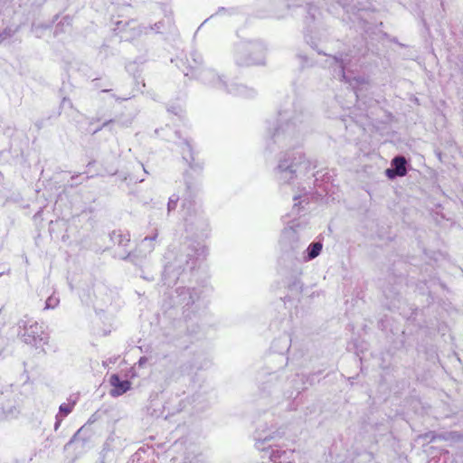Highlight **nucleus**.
<instances>
[{"instance_id":"nucleus-17","label":"nucleus","mask_w":463,"mask_h":463,"mask_svg":"<svg viewBox=\"0 0 463 463\" xmlns=\"http://www.w3.org/2000/svg\"><path fill=\"white\" fill-rule=\"evenodd\" d=\"M123 260H130L134 265L138 267L139 276L146 281H153L155 279V273L149 269V264L145 261L144 263L138 260L137 253L128 252L127 255L119 256Z\"/></svg>"},{"instance_id":"nucleus-44","label":"nucleus","mask_w":463,"mask_h":463,"mask_svg":"<svg viewBox=\"0 0 463 463\" xmlns=\"http://www.w3.org/2000/svg\"><path fill=\"white\" fill-rule=\"evenodd\" d=\"M299 204H300V203H294L293 209H292L293 213L297 212V213H299V211H300Z\"/></svg>"},{"instance_id":"nucleus-7","label":"nucleus","mask_w":463,"mask_h":463,"mask_svg":"<svg viewBox=\"0 0 463 463\" xmlns=\"http://www.w3.org/2000/svg\"><path fill=\"white\" fill-rule=\"evenodd\" d=\"M267 47L260 40L241 42L233 47V61L239 67L264 65Z\"/></svg>"},{"instance_id":"nucleus-26","label":"nucleus","mask_w":463,"mask_h":463,"mask_svg":"<svg viewBox=\"0 0 463 463\" xmlns=\"http://www.w3.org/2000/svg\"><path fill=\"white\" fill-rule=\"evenodd\" d=\"M110 241L114 244H118L121 247L128 246V242L130 241V235L129 233H123L120 230L118 231H113L109 233Z\"/></svg>"},{"instance_id":"nucleus-45","label":"nucleus","mask_w":463,"mask_h":463,"mask_svg":"<svg viewBox=\"0 0 463 463\" xmlns=\"http://www.w3.org/2000/svg\"><path fill=\"white\" fill-rule=\"evenodd\" d=\"M224 11H225V8H224V7H219V8H218V11L216 12V14H221V13H222V12H224Z\"/></svg>"},{"instance_id":"nucleus-15","label":"nucleus","mask_w":463,"mask_h":463,"mask_svg":"<svg viewBox=\"0 0 463 463\" xmlns=\"http://www.w3.org/2000/svg\"><path fill=\"white\" fill-rule=\"evenodd\" d=\"M411 169L410 159L402 155H397L391 160V166L384 171L389 180H395L397 177L405 176Z\"/></svg>"},{"instance_id":"nucleus-52","label":"nucleus","mask_w":463,"mask_h":463,"mask_svg":"<svg viewBox=\"0 0 463 463\" xmlns=\"http://www.w3.org/2000/svg\"><path fill=\"white\" fill-rule=\"evenodd\" d=\"M75 185H78V183H76V184H71V187H73V186H75Z\"/></svg>"},{"instance_id":"nucleus-23","label":"nucleus","mask_w":463,"mask_h":463,"mask_svg":"<svg viewBox=\"0 0 463 463\" xmlns=\"http://www.w3.org/2000/svg\"><path fill=\"white\" fill-rule=\"evenodd\" d=\"M427 436L428 437L430 436L431 441H435L438 439V440H445V441L450 440V441H454V442H458V441L463 440V434H461L458 431H455V430L446 431V432H442V433H439V434L430 432L427 434Z\"/></svg>"},{"instance_id":"nucleus-40","label":"nucleus","mask_w":463,"mask_h":463,"mask_svg":"<svg viewBox=\"0 0 463 463\" xmlns=\"http://www.w3.org/2000/svg\"><path fill=\"white\" fill-rule=\"evenodd\" d=\"M167 111L174 115L180 116L181 113L183 112V109L179 105H173L167 109Z\"/></svg>"},{"instance_id":"nucleus-34","label":"nucleus","mask_w":463,"mask_h":463,"mask_svg":"<svg viewBox=\"0 0 463 463\" xmlns=\"http://www.w3.org/2000/svg\"><path fill=\"white\" fill-rule=\"evenodd\" d=\"M297 57L300 61V66L302 69H304L306 67H312L315 64V62L311 59H309L307 55H305L301 52L298 53Z\"/></svg>"},{"instance_id":"nucleus-20","label":"nucleus","mask_w":463,"mask_h":463,"mask_svg":"<svg viewBox=\"0 0 463 463\" xmlns=\"http://www.w3.org/2000/svg\"><path fill=\"white\" fill-rule=\"evenodd\" d=\"M291 336L287 333H283L279 337L273 340L270 349L277 354H283L287 355L291 346Z\"/></svg>"},{"instance_id":"nucleus-56","label":"nucleus","mask_w":463,"mask_h":463,"mask_svg":"<svg viewBox=\"0 0 463 463\" xmlns=\"http://www.w3.org/2000/svg\"><path fill=\"white\" fill-rule=\"evenodd\" d=\"M175 134L179 137V132L175 131Z\"/></svg>"},{"instance_id":"nucleus-16","label":"nucleus","mask_w":463,"mask_h":463,"mask_svg":"<svg viewBox=\"0 0 463 463\" xmlns=\"http://www.w3.org/2000/svg\"><path fill=\"white\" fill-rule=\"evenodd\" d=\"M208 365V361L203 354H194L192 358L184 362L179 371L182 375H191L196 371L204 369Z\"/></svg>"},{"instance_id":"nucleus-27","label":"nucleus","mask_w":463,"mask_h":463,"mask_svg":"<svg viewBox=\"0 0 463 463\" xmlns=\"http://www.w3.org/2000/svg\"><path fill=\"white\" fill-rule=\"evenodd\" d=\"M157 232H155L152 236H146L142 241L140 242L138 249L137 251L138 252H144L150 253L154 250V244L153 241L156 239Z\"/></svg>"},{"instance_id":"nucleus-38","label":"nucleus","mask_w":463,"mask_h":463,"mask_svg":"<svg viewBox=\"0 0 463 463\" xmlns=\"http://www.w3.org/2000/svg\"><path fill=\"white\" fill-rule=\"evenodd\" d=\"M72 405L62 403L60 405L59 411L63 416H67L72 411Z\"/></svg>"},{"instance_id":"nucleus-51","label":"nucleus","mask_w":463,"mask_h":463,"mask_svg":"<svg viewBox=\"0 0 463 463\" xmlns=\"http://www.w3.org/2000/svg\"><path fill=\"white\" fill-rule=\"evenodd\" d=\"M76 177H78V175H72V176H71V180H74Z\"/></svg>"},{"instance_id":"nucleus-31","label":"nucleus","mask_w":463,"mask_h":463,"mask_svg":"<svg viewBox=\"0 0 463 463\" xmlns=\"http://www.w3.org/2000/svg\"><path fill=\"white\" fill-rule=\"evenodd\" d=\"M71 26V18L67 15L62 18L61 21H60L54 30V34L58 35L60 33H62L65 32V27Z\"/></svg>"},{"instance_id":"nucleus-48","label":"nucleus","mask_w":463,"mask_h":463,"mask_svg":"<svg viewBox=\"0 0 463 463\" xmlns=\"http://www.w3.org/2000/svg\"><path fill=\"white\" fill-rule=\"evenodd\" d=\"M393 42L397 43L400 46H403V44H402V43H398V42H397V40H393Z\"/></svg>"},{"instance_id":"nucleus-2","label":"nucleus","mask_w":463,"mask_h":463,"mask_svg":"<svg viewBox=\"0 0 463 463\" xmlns=\"http://www.w3.org/2000/svg\"><path fill=\"white\" fill-rule=\"evenodd\" d=\"M205 247L197 240L186 239L179 247L173 260L168 261L162 273L165 285L171 286L185 277L195 269L198 259L204 255Z\"/></svg>"},{"instance_id":"nucleus-5","label":"nucleus","mask_w":463,"mask_h":463,"mask_svg":"<svg viewBox=\"0 0 463 463\" xmlns=\"http://www.w3.org/2000/svg\"><path fill=\"white\" fill-rule=\"evenodd\" d=\"M319 373H321V371L309 375L295 373L291 375V378L286 373L280 383H276L272 387L271 392L267 393L263 398H269L271 404H279L284 400L296 398L302 391L307 388V383L309 385L315 383L314 377Z\"/></svg>"},{"instance_id":"nucleus-14","label":"nucleus","mask_w":463,"mask_h":463,"mask_svg":"<svg viewBox=\"0 0 463 463\" xmlns=\"http://www.w3.org/2000/svg\"><path fill=\"white\" fill-rule=\"evenodd\" d=\"M357 52L354 50L348 52H338L336 54L331 56L332 62L330 65L338 68L337 75L343 80H346L345 72L352 71V60L355 58Z\"/></svg>"},{"instance_id":"nucleus-42","label":"nucleus","mask_w":463,"mask_h":463,"mask_svg":"<svg viewBox=\"0 0 463 463\" xmlns=\"http://www.w3.org/2000/svg\"><path fill=\"white\" fill-rule=\"evenodd\" d=\"M147 357L141 356L137 362L139 367H143L147 363Z\"/></svg>"},{"instance_id":"nucleus-54","label":"nucleus","mask_w":463,"mask_h":463,"mask_svg":"<svg viewBox=\"0 0 463 463\" xmlns=\"http://www.w3.org/2000/svg\"><path fill=\"white\" fill-rule=\"evenodd\" d=\"M437 155H438L439 158L440 159L441 153L439 152Z\"/></svg>"},{"instance_id":"nucleus-29","label":"nucleus","mask_w":463,"mask_h":463,"mask_svg":"<svg viewBox=\"0 0 463 463\" xmlns=\"http://www.w3.org/2000/svg\"><path fill=\"white\" fill-rule=\"evenodd\" d=\"M204 456L201 452L187 451L181 463H204Z\"/></svg>"},{"instance_id":"nucleus-10","label":"nucleus","mask_w":463,"mask_h":463,"mask_svg":"<svg viewBox=\"0 0 463 463\" xmlns=\"http://www.w3.org/2000/svg\"><path fill=\"white\" fill-rule=\"evenodd\" d=\"M307 227V222L299 219H293L289 222L288 225L285 227L280 236V246L288 257L298 259L300 241L303 237V232Z\"/></svg>"},{"instance_id":"nucleus-12","label":"nucleus","mask_w":463,"mask_h":463,"mask_svg":"<svg viewBox=\"0 0 463 463\" xmlns=\"http://www.w3.org/2000/svg\"><path fill=\"white\" fill-rule=\"evenodd\" d=\"M181 148V154L183 160L187 163L189 169L184 173V178L185 179V173H189V179L196 185L195 177L191 172L195 174L196 176L200 175L203 169V163L195 159L194 150L192 142L188 138H183L178 145Z\"/></svg>"},{"instance_id":"nucleus-1","label":"nucleus","mask_w":463,"mask_h":463,"mask_svg":"<svg viewBox=\"0 0 463 463\" xmlns=\"http://www.w3.org/2000/svg\"><path fill=\"white\" fill-rule=\"evenodd\" d=\"M269 125L265 151L272 154L280 150L273 169L276 180L286 184L307 176L312 162L296 148L311 130L310 114L299 103L288 101L279 109L276 121Z\"/></svg>"},{"instance_id":"nucleus-9","label":"nucleus","mask_w":463,"mask_h":463,"mask_svg":"<svg viewBox=\"0 0 463 463\" xmlns=\"http://www.w3.org/2000/svg\"><path fill=\"white\" fill-rule=\"evenodd\" d=\"M283 432L279 430H273L268 427L266 423L260 424L252 433V439L254 441V448L259 451L262 452V458H268L270 460V454H279L286 449H283V446L279 443Z\"/></svg>"},{"instance_id":"nucleus-19","label":"nucleus","mask_w":463,"mask_h":463,"mask_svg":"<svg viewBox=\"0 0 463 463\" xmlns=\"http://www.w3.org/2000/svg\"><path fill=\"white\" fill-rule=\"evenodd\" d=\"M294 272L295 274L288 282V289L289 294L286 298L288 299L298 298L303 289V283L299 279V276L301 275L300 268H296Z\"/></svg>"},{"instance_id":"nucleus-13","label":"nucleus","mask_w":463,"mask_h":463,"mask_svg":"<svg viewBox=\"0 0 463 463\" xmlns=\"http://www.w3.org/2000/svg\"><path fill=\"white\" fill-rule=\"evenodd\" d=\"M171 61L184 72V76L191 79L205 66L203 56L197 50L191 51L185 60L176 58Z\"/></svg>"},{"instance_id":"nucleus-50","label":"nucleus","mask_w":463,"mask_h":463,"mask_svg":"<svg viewBox=\"0 0 463 463\" xmlns=\"http://www.w3.org/2000/svg\"><path fill=\"white\" fill-rule=\"evenodd\" d=\"M111 90H102V92H109Z\"/></svg>"},{"instance_id":"nucleus-53","label":"nucleus","mask_w":463,"mask_h":463,"mask_svg":"<svg viewBox=\"0 0 463 463\" xmlns=\"http://www.w3.org/2000/svg\"><path fill=\"white\" fill-rule=\"evenodd\" d=\"M92 164H94V161L93 162H89L88 166L91 165Z\"/></svg>"},{"instance_id":"nucleus-43","label":"nucleus","mask_w":463,"mask_h":463,"mask_svg":"<svg viewBox=\"0 0 463 463\" xmlns=\"http://www.w3.org/2000/svg\"><path fill=\"white\" fill-rule=\"evenodd\" d=\"M66 104H68L70 108L72 107V102L71 101V99H67L66 97H63L61 106H65Z\"/></svg>"},{"instance_id":"nucleus-47","label":"nucleus","mask_w":463,"mask_h":463,"mask_svg":"<svg viewBox=\"0 0 463 463\" xmlns=\"http://www.w3.org/2000/svg\"><path fill=\"white\" fill-rule=\"evenodd\" d=\"M93 417H94V415H92V416L89 419L88 423H91V422H93V421L95 420L93 419Z\"/></svg>"},{"instance_id":"nucleus-46","label":"nucleus","mask_w":463,"mask_h":463,"mask_svg":"<svg viewBox=\"0 0 463 463\" xmlns=\"http://www.w3.org/2000/svg\"><path fill=\"white\" fill-rule=\"evenodd\" d=\"M3 182H4V175L3 174L0 172V187L2 186L3 184Z\"/></svg>"},{"instance_id":"nucleus-21","label":"nucleus","mask_w":463,"mask_h":463,"mask_svg":"<svg viewBox=\"0 0 463 463\" xmlns=\"http://www.w3.org/2000/svg\"><path fill=\"white\" fill-rule=\"evenodd\" d=\"M357 106L360 109H368L375 107L378 104V100L374 98L365 94L363 89H359L354 92Z\"/></svg>"},{"instance_id":"nucleus-33","label":"nucleus","mask_w":463,"mask_h":463,"mask_svg":"<svg viewBox=\"0 0 463 463\" xmlns=\"http://www.w3.org/2000/svg\"><path fill=\"white\" fill-rule=\"evenodd\" d=\"M58 17H59V14L54 15L51 24H37L33 23L32 24V31L37 34V37H40V34H38V33L51 28L52 24L58 19Z\"/></svg>"},{"instance_id":"nucleus-37","label":"nucleus","mask_w":463,"mask_h":463,"mask_svg":"<svg viewBox=\"0 0 463 463\" xmlns=\"http://www.w3.org/2000/svg\"><path fill=\"white\" fill-rule=\"evenodd\" d=\"M83 427L80 428L73 436L72 438L66 443L64 446V449H67L69 447H71L72 444L78 442L80 440V433L82 430Z\"/></svg>"},{"instance_id":"nucleus-49","label":"nucleus","mask_w":463,"mask_h":463,"mask_svg":"<svg viewBox=\"0 0 463 463\" xmlns=\"http://www.w3.org/2000/svg\"><path fill=\"white\" fill-rule=\"evenodd\" d=\"M93 81H94V82H97V81H98V79H94V80H93ZM95 86H96V87H98V86H99V85H98V83H95Z\"/></svg>"},{"instance_id":"nucleus-25","label":"nucleus","mask_w":463,"mask_h":463,"mask_svg":"<svg viewBox=\"0 0 463 463\" xmlns=\"http://www.w3.org/2000/svg\"><path fill=\"white\" fill-rule=\"evenodd\" d=\"M115 124L120 128H128L132 124V119L131 118L121 119V118H111V119L106 120L105 122L102 123V125L99 128H98L94 130V133L99 132V130H101L104 128H109L110 131H113L112 126Z\"/></svg>"},{"instance_id":"nucleus-6","label":"nucleus","mask_w":463,"mask_h":463,"mask_svg":"<svg viewBox=\"0 0 463 463\" xmlns=\"http://www.w3.org/2000/svg\"><path fill=\"white\" fill-rule=\"evenodd\" d=\"M288 363V357L283 354L271 351L267 356L266 365L258 374L259 388L262 397L270 393L276 383H280L283 376L287 373L285 368Z\"/></svg>"},{"instance_id":"nucleus-57","label":"nucleus","mask_w":463,"mask_h":463,"mask_svg":"<svg viewBox=\"0 0 463 463\" xmlns=\"http://www.w3.org/2000/svg\"><path fill=\"white\" fill-rule=\"evenodd\" d=\"M144 172L147 173L146 169L142 165Z\"/></svg>"},{"instance_id":"nucleus-4","label":"nucleus","mask_w":463,"mask_h":463,"mask_svg":"<svg viewBox=\"0 0 463 463\" xmlns=\"http://www.w3.org/2000/svg\"><path fill=\"white\" fill-rule=\"evenodd\" d=\"M185 195L182 203V216L184 222V230L187 234L197 239L207 236L208 220L201 207L194 201L197 185L189 179V173H185Z\"/></svg>"},{"instance_id":"nucleus-28","label":"nucleus","mask_w":463,"mask_h":463,"mask_svg":"<svg viewBox=\"0 0 463 463\" xmlns=\"http://www.w3.org/2000/svg\"><path fill=\"white\" fill-rule=\"evenodd\" d=\"M19 410L13 404H6L1 408L0 420L14 418L18 415Z\"/></svg>"},{"instance_id":"nucleus-41","label":"nucleus","mask_w":463,"mask_h":463,"mask_svg":"<svg viewBox=\"0 0 463 463\" xmlns=\"http://www.w3.org/2000/svg\"><path fill=\"white\" fill-rule=\"evenodd\" d=\"M137 61H131V62H128L127 65H126V70L129 72V73H133L134 77L136 78V75H135V71H136V68H137Z\"/></svg>"},{"instance_id":"nucleus-30","label":"nucleus","mask_w":463,"mask_h":463,"mask_svg":"<svg viewBox=\"0 0 463 463\" xmlns=\"http://www.w3.org/2000/svg\"><path fill=\"white\" fill-rule=\"evenodd\" d=\"M173 26H174V21L169 16V17H166V20H162V21L156 23L151 27V29L156 31L157 33H161L162 29H166V30L170 31Z\"/></svg>"},{"instance_id":"nucleus-22","label":"nucleus","mask_w":463,"mask_h":463,"mask_svg":"<svg viewBox=\"0 0 463 463\" xmlns=\"http://www.w3.org/2000/svg\"><path fill=\"white\" fill-rule=\"evenodd\" d=\"M323 243L321 241L311 242L308 247L302 252V260L310 261L317 258L322 251Z\"/></svg>"},{"instance_id":"nucleus-35","label":"nucleus","mask_w":463,"mask_h":463,"mask_svg":"<svg viewBox=\"0 0 463 463\" xmlns=\"http://www.w3.org/2000/svg\"><path fill=\"white\" fill-rule=\"evenodd\" d=\"M60 303L59 298L54 295L50 296L45 301V309H52Z\"/></svg>"},{"instance_id":"nucleus-8","label":"nucleus","mask_w":463,"mask_h":463,"mask_svg":"<svg viewBox=\"0 0 463 463\" xmlns=\"http://www.w3.org/2000/svg\"><path fill=\"white\" fill-rule=\"evenodd\" d=\"M193 79L199 80L204 85L224 90L227 93L235 96L251 98L256 93L253 89L242 84H227L223 75H219L214 69L206 66H204L198 73H196Z\"/></svg>"},{"instance_id":"nucleus-32","label":"nucleus","mask_w":463,"mask_h":463,"mask_svg":"<svg viewBox=\"0 0 463 463\" xmlns=\"http://www.w3.org/2000/svg\"><path fill=\"white\" fill-rule=\"evenodd\" d=\"M20 30V26H16L14 28L6 27L2 32H0V44L6 39L14 36Z\"/></svg>"},{"instance_id":"nucleus-11","label":"nucleus","mask_w":463,"mask_h":463,"mask_svg":"<svg viewBox=\"0 0 463 463\" xmlns=\"http://www.w3.org/2000/svg\"><path fill=\"white\" fill-rule=\"evenodd\" d=\"M17 326L18 335L26 345L40 348L47 344L48 337L44 334L43 326L36 321H32L25 317L18 321Z\"/></svg>"},{"instance_id":"nucleus-39","label":"nucleus","mask_w":463,"mask_h":463,"mask_svg":"<svg viewBox=\"0 0 463 463\" xmlns=\"http://www.w3.org/2000/svg\"><path fill=\"white\" fill-rule=\"evenodd\" d=\"M306 41L307 43L311 46L312 49L316 50L318 54H323V55H327L326 52L320 51L318 48H317V43L313 41L312 37H306Z\"/></svg>"},{"instance_id":"nucleus-24","label":"nucleus","mask_w":463,"mask_h":463,"mask_svg":"<svg viewBox=\"0 0 463 463\" xmlns=\"http://www.w3.org/2000/svg\"><path fill=\"white\" fill-rule=\"evenodd\" d=\"M294 454L295 450H285L279 454L271 452L270 460L262 463H294Z\"/></svg>"},{"instance_id":"nucleus-36","label":"nucleus","mask_w":463,"mask_h":463,"mask_svg":"<svg viewBox=\"0 0 463 463\" xmlns=\"http://www.w3.org/2000/svg\"><path fill=\"white\" fill-rule=\"evenodd\" d=\"M178 201H179V196L176 195V194H173L169 198V201H168V203H167V212H168V213L176 209Z\"/></svg>"},{"instance_id":"nucleus-3","label":"nucleus","mask_w":463,"mask_h":463,"mask_svg":"<svg viewBox=\"0 0 463 463\" xmlns=\"http://www.w3.org/2000/svg\"><path fill=\"white\" fill-rule=\"evenodd\" d=\"M201 294L199 288L179 286L166 293L164 298L163 306L165 308H180L184 320L186 323L192 322L191 328L187 326L190 334L196 333L198 320L203 312Z\"/></svg>"},{"instance_id":"nucleus-18","label":"nucleus","mask_w":463,"mask_h":463,"mask_svg":"<svg viewBox=\"0 0 463 463\" xmlns=\"http://www.w3.org/2000/svg\"><path fill=\"white\" fill-rule=\"evenodd\" d=\"M109 383L112 389L109 394L112 397H118L126 393L131 387V383L128 380H123L118 373H113L109 377Z\"/></svg>"},{"instance_id":"nucleus-55","label":"nucleus","mask_w":463,"mask_h":463,"mask_svg":"<svg viewBox=\"0 0 463 463\" xmlns=\"http://www.w3.org/2000/svg\"><path fill=\"white\" fill-rule=\"evenodd\" d=\"M298 199V196H294V201H297Z\"/></svg>"}]
</instances>
